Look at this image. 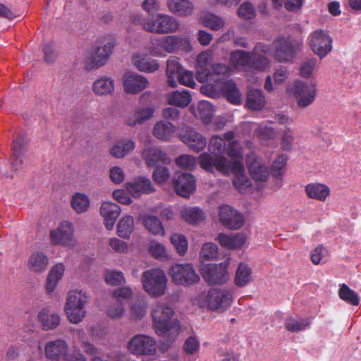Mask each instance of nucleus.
<instances>
[{
    "instance_id": "412c9836",
    "label": "nucleus",
    "mask_w": 361,
    "mask_h": 361,
    "mask_svg": "<svg viewBox=\"0 0 361 361\" xmlns=\"http://www.w3.org/2000/svg\"><path fill=\"white\" fill-rule=\"evenodd\" d=\"M181 140L195 152L202 151L207 145L206 138L192 128H187L183 131Z\"/></svg>"
},
{
    "instance_id": "2f4dec72",
    "label": "nucleus",
    "mask_w": 361,
    "mask_h": 361,
    "mask_svg": "<svg viewBox=\"0 0 361 361\" xmlns=\"http://www.w3.org/2000/svg\"><path fill=\"white\" fill-rule=\"evenodd\" d=\"M38 320L44 331L51 330L60 324V317L56 313H51L47 308H44L38 314Z\"/></svg>"
},
{
    "instance_id": "4c0bfd02",
    "label": "nucleus",
    "mask_w": 361,
    "mask_h": 361,
    "mask_svg": "<svg viewBox=\"0 0 361 361\" xmlns=\"http://www.w3.org/2000/svg\"><path fill=\"white\" fill-rule=\"evenodd\" d=\"M252 280V270L245 263H240L236 270L234 281L238 287H244Z\"/></svg>"
},
{
    "instance_id": "bf43d9fd",
    "label": "nucleus",
    "mask_w": 361,
    "mask_h": 361,
    "mask_svg": "<svg viewBox=\"0 0 361 361\" xmlns=\"http://www.w3.org/2000/svg\"><path fill=\"white\" fill-rule=\"evenodd\" d=\"M72 302V307H85L87 302L86 295L82 291H71L68 293L66 302Z\"/></svg>"
},
{
    "instance_id": "4468645a",
    "label": "nucleus",
    "mask_w": 361,
    "mask_h": 361,
    "mask_svg": "<svg viewBox=\"0 0 361 361\" xmlns=\"http://www.w3.org/2000/svg\"><path fill=\"white\" fill-rule=\"evenodd\" d=\"M246 166L252 178L255 181H265L269 172L261 159L255 153L250 152L246 156Z\"/></svg>"
},
{
    "instance_id": "6ab92c4d",
    "label": "nucleus",
    "mask_w": 361,
    "mask_h": 361,
    "mask_svg": "<svg viewBox=\"0 0 361 361\" xmlns=\"http://www.w3.org/2000/svg\"><path fill=\"white\" fill-rule=\"evenodd\" d=\"M274 59L279 62H287L292 60L295 55V49L292 43L279 37L274 41Z\"/></svg>"
},
{
    "instance_id": "cd10ccee",
    "label": "nucleus",
    "mask_w": 361,
    "mask_h": 361,
    "mask_svg": "<svg viewBox=\"0 0 361 361\" xmlns=\"http://www.w3.org/2000/svg\"><path fill=\"white\" fill-rule=\"evenodd\" d=\"M307 196L313 200L324 202L330 195V188L325 184L312 183L305 188Z\"/></svg>"
},
{
    "instance_id": "20e7f679",
    "label": "nucleus",
    "mask_w": 361,
    "mask_h": 361,
    "mask_svg": "<svg viewBox=\"0 0 361 361\" xmlns=\"http://www.w3.org/2000/svg\"><path fill=\"white\" fill-rule=\"evenodd\" d=\"M173 281L177 285L190 286L200 281V276L195 272L191 264H176L169 271Z\"/></svg>"
},
{
    "instance_id": "7c9ffc66",
    "label": "nucleus",
    "mask_w": 361,
    "mask_h": 361,
    "mask_svg": "<svg viewBox=\"0 0 361 361\" xmlns=\"http://www.w3.org/2000/svg\"><path fill=\"white\" fill-rule=\"evenodd\" d=\"M176 126L168 121L157 122L153 129L154 136L161 140H170L176 132Z\"/></svg>"
},
{
    "instance_id": "6e6552de",
    "label": "nucleus",
    "mask_w": 361,
    "mask_h": 361,
    "mask_svg": "<svg viewBox=\"0 0 361 361\" xmlns=\"http://www.w3.org/2000/svg\"><path fill=\"white\" fill-rule=\"evenodd\" d=\"M128 350L135 355H152L157 352V343L152 337L138 334L134 336L128 343Z\"/></svg>"
},
{
    "instance_id": "58836bf2",
    "label": "nucleus",
    "mask_w": 361,
    "mask_h": 361,
    "mask_svg": "<svg viewBox=\"0 0 361 361\" xmlns=\"http://www.w3.org/2000/svg\"><path fill=\"white\" fill-rule=\"evenodd\" d=\"M167 102L178 107H185L191 102V96L188 91H174L167 95Z\"/></svg>"
},
{
    "instance_id": "f257e3e1",
    "label": "nucleus",
    "mask_w": 361,
    "mask_h": 361,
    "mask_svg": "<svg viewBox=\"0 0 361 361\" xmlns=\"http://www.w3.org/2000/svg\"><path fill=\"white\" fill-rule=\"evenodd\" d=\"M200 166L207 171L214 169L224 176L233 175V184L240 192H244L252 186L250 179L245 175L243 163L240 161H228L225 157H217L202 153L199 157Z\"/></svg>"
},
{
    "instance_id": "f3484780",
    "label": "nucleus",
    "mask_w": 361,
    "mask_h": 361,
    "mask_svg": "<svg viewBox=\"0 0 361 361\" xmlns=\"http://www.w3.org/2000/svg\"><path fill=\"white\" fill-rule=\"evenodd\" d=\"M173 186L178 195L188 197L196 188L195 179L190 173L177 172Z\"/></svg>"
},
{
    "instance_id": "37998d69",
    "label": "nucleus",
    "mask_w": 361,
    "mask_h": 361,
    "mask_svg": "<svg viewBox=\"0 0 361 361\" xmlns=\"http://www.w3.org/2000/svg\"><path fill=\"white\" fill-rule=\"evenodd\" d=\"M134 228V219L131 216L123 217L117 225L118 235L123 238H129Z\"/></svg>"
},
{
    "instance_id": "6e6d98bb",
    "label": "nucleus",
    "mask_w": 361,
    "mask_h": 361,
    "mask_svg": "<svg viewBox=\"0 0 361 361\" xmlns=\"http://www.w3.org/2000/svg\"><path fill=\"white\" fill-rule=\"evenodd\" d=\"M171 242L180 255H184L188 250V240L181 234L174 233L171 237Z\"/></svg>"
},
{
    "instance_id": "7ed1b4c3",
    "label": "nucleus",
    "mask_w": 361,
    "mask_h": 361,
    "mask_svg": "<svg viewBox=\"0 0 361 361\" xmlns=\"http://www.w3.org/2000/svg\"><path fill=\"white\" fill-rule=\"evenodd\" d=\"M142 282L145 290L152 297H159L165 293L167 279L162 270L152 269L144 271Z\"/></svg>"
},
{
    "instance_id": "ddd939ff",
    "label": "nucleus",
    "mask_w": 361,
    "mask_h": 361,
    "mask_svg": "<svg viewBox=\"0 0 361 361\" xmlns=\"http://www.w3.org/2000/svg\"><path fill=\"white\" fill-rule=\"evenodd\" d=\"M28 140L25 135L19 134L13 139L12 143V154L11 156V167L14 171L23 169L25 154L28 150Z\"/></svg>"
},
{
    "instance_id": "0eeeda50",
    "label": "nucleus",
    "mask_w": 361,
    "mask_h": 361,
    "mask_svg": "<svg viewBox=\"0 0 361 361\" xmlns=\"http://www.w3.org/2000/svg\"><path fill=\"white\" fill-rule=\"evenodd\" d=\"M114 44L112 42L96 47L85 60V68L87 70L97 69L104 66L111 54Z\"/></svg>"
},
{
    "instance_id": "338daca9",
    "label": "nucleus",
    "mask_w": 361,
    "mask_h": 361,
    "mask_svg": "<svg viewBox=\"0 0 361 361\" xmlns=\"http://www.w3.org/2000/svg\"><path fill=\"white\" fill-rule=\"evenodd\" d=\"M147 304L144 301L133 303L130 307L131 317L135 319H141L146 313Z\"/></svg>"
},
{
    "instance_id": "393cba45",
    "label": "nucleus",
    "mask_w": 361,
    "mask_h": 361,
    "mask_svg": "<svg viewBox=\"0 0 361 361\" xmlns=\"http://www.w3.org/2000/svg\"><path fill=\"white\" fill-rule=\"evenodd\" d=\"M126 190L134 197L140 196L141 194H149L154 191L152 182L145 177H137L133 182L126 184Z\"/></svg>"
},
{
    "instance_id": "e2e57ef3",
    "label": "nucleus",
    "mask_w": 361,
    "mask_h": 361,
    "mask_svg": "<svg viewBox=\"0 0 361 361\" xmlns=\"http://www.w3.org/2000/svg\"><path fill=\"white\" fill-rule=\"evenodd\" d=\"M294 141L293 131L290 127H286L282 133L281 147L283 150L290 151Z\"/></svg>"
},
{
    "instance_id": "5fc2aeb1",
    "label": "nucleus",
    "mask_w": 361,
    "mask_h": 361,
    "mask_svg": "<svg viewBox=\"0 0 361 361\" xmlns=\"http://www.w3.org/2000/svg\"><path fill=\"white\" fill-rule=\"evenodd\" d=\"M209 149L212 156L222 157L214 154H222L226 149V142L224 139L218 135H213L209 144ZM211 155V154H209Z\"/></svg>"
},
{
    "instance_id": "b1692460",
    "label": "nucleus",
    "mask_w": 361,
    "mask_h": 361,
    "mask_svg": "<svg viewBox=\"0 0 361 361\" xmlns=\"http://www.w3.org/2000/svg\"><path fill=\"white\" fill-rule=\"evenodd\" d=\"M142 157L146 164L149 167H157L160 164H168L170 162L168 155L156 147L145 149L142 152Z\"/></svg>"
},
{
    "instance_id": "09e8293b",
    "label": "nucleus",
    "mask_w": 361,
    "mask_h": 361,
    "mask_svg": "<svg viewBox=\"0 0 361 361\" xmlns=\"http://www.w3.org/2000/svg\"><path fill=\"white\" fill-rule=\"evenodd\" d=\"M71 305V301L66 303L65 312L71 323L78 324L85 317L86 311L85 307H72Z\"/></svg>"
},
{
    "instance_id": "680f3d73",
    "label": "nucleus",
    "mask_w": 361,
    "mask_h": 361,
    "mask_svg": "<svg viewBox=\"0 0 361 361\" xmlns=\"http://www.w3.org/2000/svg\"><path fill=\"white\" fill-rule=\"evenodd\" d=\"M218 247L213 243H206L202 245L200 257L205 260L212 259L216 257Z\"/></svg>"
},
{
    "instance_id": "c03bdc74",
    "label": "nucleus",
    "mask_w": 361,
    "mask_h": 361,
    "mask_svg": "<svg viewBox=\"0 0 361 361\" xmlns=\"http://www.w3.org/2000/svg\"><path fill=\"white\" fill-rule=\"evenodd\" d=\"M182 217L190 224H197L201 222L204 218V212L198 207L186 208L181 212Z\"/></svg>"
},
{
    "instance_id": "603ef678",
    "label": "nucleus",
    "mask_w": 361,
    "mask_h": 361,
    "mask_svg": "<svg viewBox=\"0 0 361 361\" xmlns=\"http://www.w3.org/2000/svg\"><path fill=\"white\" fill-rule=\"evenodd\" d=\"M71 205L77 213H82L90 207V200L86 195L78 192L73 196Z\"/></svg>"
},
{
    "instance_id": "dca6fc26",
    "label": "nucleus",
    "mask_w": 361,
    "mask_h": 361,
    "mask_svg": "<svg viewBox=\"0 0 361 361\" xmlns=\"http://www.w3.org/2000/svg\"><path fill=\"white\" fill-rule=\"evenodd\" d=\"M219 219L225 227L230 229H239L244 224L243 216L229 205L219 207Z\"/></svg>"
},
{
    "instance_id": "423d86ee",
    "label": "nucleus",
    "mask_w": 361,
    "mask_h": 361,
    "mask_svg": "<svg viewBox=\"0 0 361 361\" xmlns=\"http://www.w3.org/2000/svg\"><path fill=\"white\" fill-rule=\"evenodd\" d=\"M308 40L312 51L321 59L326 57L332 49L333 39L326 31L317 30L309 35Z\"/></svg>"
},
{
    "instance_id": "ea45409f",
    "label": "nucleus",
    "mask_w": 361,
    "mask_h": 361,
    "mask_svg": "<svg viewBox=\"0 0 361 361\" xmlns=\"http://www.w3.org/2000/svg\"><path fill=\"white\" fill-rule=\"evenodd\" d=\"M222 91L230 103L233 104H240L241 95L233 80H230L225 82L222 87Z\"/></svg>"
},
{
    "instance_id": "9b49d317",
    "label": "nucleus",
    "mask_w": 361,
    "mask_h": 361,
    "mask_svg": "<svg viewBox=\"0 0 361 361\" xmlns=\"http://www.w3.org/2000/svg\"><path fill=\"white\" fill-rule=\"evenodd\" d=\"M151 41L154 46L160 47L168 53H173L180 49L185 51L190 50L189 39L178 35H168L153 38Z\"/></svg>"
},
{
    "instance_id": "72a5a7b5",
    "label": "nucleus",
    "mask_w": 361,
    "mask_h": 361,
    "mask_svg": "<svg viewBox=\"0 0 361 361\" xmlns=\"http://www.w3.org/2000/svg\"><path fill=\"white\" fill-rule=\"evenodd\" d=\"M133 63L139 71L145 73L155 72L159 68L157 61L147 55L138 54L135 56Z\"/></svg>"
},
{
    "instance_id": "2eb2a0df",
    "label": "nucleus",
    "mask_w": 361,
    "mask_h": 361,
    "mask_svg": "<svg viewBox=\"0 0 361 361\" xmlns=\"http://www.w3.org/2000/svg\"><path fill=\"white\" fill-rule=\"evenodd\" d=\"M51 242L56 245L71 247L74 245L73 227L68 221H63L59 227L50 232Z\"/></svg>"
},
{
    "instance_id": "a211bd4d",
    "label": "nucleus",
    "mask_w": 361,
    "mask_h": 361,
    "mask_svg": "<svg viewBox=\"0 0 361 361\" xmlns=\"http://www.w3.org/2000/svg\"><path fill=\"white\" fill-rule=\"evenodd\" d=\"M68 346L66 342L62 339H57L48 342L44 347L46 357L52 360L66 361Z\"/></svg>"
},
{
    "instance_id": "4be33fe9",
    "label": "nucleus",
    "mask_w": 361,
    "mask_h": 361,
    "mask_svg": "<svg viewBox=\"0 0 361 361\" xmlns=\"http://www.w3.org/2000/svg\"><path fill=\"white\" fill-rule=\"evenodd\" d=\"M148 85V80L142 75L129 73L124 77L123 87L128 94H138L147 88Z\"/></svg>"
},
{
    "instance_id": "a19ab883",
    "label": "nucleus",
    "mask_w": 361,
    "mask_h": 361,
    "mask_svg": "<svg viewBox=\"0 0 361 361\" xmlns=\"http://www.w3.org/2000/svg\"><path fill=\"white\" fill-rule=\"evenodd\" d=\"M114 90V81L107 77L97 80L93 84V91L96 94L105 95L111 94Z\"/></svg>"
},
{
    "instance_id": "864d4df0",
    "label": "nucleus",
    "mask_w": 361,
    "mask_h": 361,
    "mask_svg": "<svg viewBox=\"0 0 361 361\" xmlns=\"http://www.w3.org/2000/svg\"><path fill=\"white\" fill-rule=\"evenodd\" d=\"M202 24L209 29L217 31L224 26L223 18L212 13H207L201 18Z\"/></svg>"
},
{
    "instance_id": "3c124183",
    "label": "nucleus",
    "mask_w": 361,
    "mask_h": 361,
    "mask_svg": "<svg viewBox=\"0 0 361 361\" xmlns=\"http://www.w3.org/2000/svg\"><path fill=\"white\" fill-rule=\"evenodd\" d=\"M197 115L204 123H209L214 115V107L207 101H201L197 108Z\"/></svg>"
},
{
    "instance_id": "052dcab7",
    "label": "nucleus",
    "mask_w": 361,
    "mask_h": 361,
    "mask_svg": "<svg viewBox=\"0 0 361 361\" xmlns=\"http://www.w3.org/2000/svg\"><path fill=\"white\" fill-rule=\"evenodd\" d=\"M317 60L316 58L312 57L306 59L300 66V75L305 78L311 77L314 69L317 66Z\"/></svg>"
},
{
    "instance_id": "0e129e2a",
    "label": "nucleus",
    "mask_w": 361,
    "mask_h": 361,
    "mask_svg": "<svg viewBox=\"0 0 361 361\" xmlns=\"http://www.w3.org/2000/svg\"><path fill=\"white\" fill-rule=\"evenodd\" d=\"M105 281L109 285L118 286L125 282V278L121 271H109L105 275Z\"/></svg>"
},
{
    "instance_id": "39448f33",
    "label": "nucleus",
    "mask_w": 361,
    "mask_h": 361,
    "mask_svg": "<svg viewBox=\"0 0 361 361\" xmlns=\"http://www.w3.org/2000/svg\"><path fill=\"white\" fill-rule=\"evenodd\" d=\"M178 20L169 15L157 14L143 24V29L154 33L166 34L178 29Z\"/></svg>"
},
{
    "instance_id": "473e14b6",
    "label": "nucleus",
    "mask_w": 361,
    "mask_h": 361,
    "mask_svg": "<svg viewBox=\"0 0 361 361\" xmlns=\"http://www.w3.org/2000/svg\"><path fill=\"white\" fill-rule=\"evenodd\" d=\"M184 70L178 59H172L167 61L166 75L168 85L171 87L177 86V81Z\"/></svg>"
},
{
    "instance_id": "e433bc0d",
    "label": "nucleus",
    "mask_w": 361,
    "mask_h": 361,
    "mask_svg": "<svg viewBox=\"0 0 361 361\" xmlns=\"http://www.w3.org/2000/svg\"><path fill=\"white\" fill-rule=\"evenodd\" d=\"M64 266L59 263L53 266L49 272L47 278L46 290L48 293H51L56 287L59 281L64 274Z\"/></svg>"
},
{
    "instance_id": "c85d7f7f",
    "label": "nucleus",
    "mask_w": 361,
    "mask_h": 361,
    "mask_svg": "<svg viewBox=\"0 0 361 361\" xmlns=\"http://www.w3.org/2000/svg\"><path fill=\"white\" fill-rule=\"evenodd\" d=\"M167 6L171 12L183 17L191 16L194 11L193 4L189 0H167Z\"/></svg>"
},
{
    "instance_id": "13d9d810",
    "label": "nucleus",
    "mask_w": 361,
    "mask_h": 361,
    "mask_svg": "<svg viewBox=\"0 0 361 361\" xmlns=\"http://www.w3.org/2000/svg\"><path fill=\"white\" fill-rule=\"evenodd\" d=\"M27 346L25 343L11 345L6 351V358L10 360H17L25 355Z\"/></svg>"
},
{
    "instance_id": "49530a36",
    "label": "nucleus",
    "mask_w": 361,
    "mask_h": 361,
    "mask_svg": "<svg viewBox=\"0 0 361 361\" xmlns=\"http://www.w3.org/2000/svg\"><path fill=\"white\" fill-rule=\"evenodd\" d=\"M338 296L342 300L352 305H358L360 303L357 294L345 283L340 285Z\"/></svg>"
},
{
    "instance_id": "a18cd8bd",
    "label": "nucleus",
    "mask_w": 361,
    "mask_h": 361,
    "mask_svg": "<svg viewBox=\"0 0 361 361\" xmlns=\"http://www.w3.org/2000/svg\"><path fill=\"white\" fill-rule=\"evenodd\" d=\"M226 154L231 159V161H240L243 160V147L238 140L228 142L225 149Z\"/></svg>"
},
{
    "instance_id": "9d476101",
    "label": "nucleus",
    "mask_w": 361,
    "mask_h": 361,
    "mask_svg": "<svg viewBox=\"0 0 361 361\" xmlns=\"http://www.w3.org/2000/svg\"><path fill=\"white\" fill-rule=\"evenodd\" d=\"M206 300L209 310L224 312L231 304L232 294L227 290L212 288L207 293Z\"/></svg>"
},
{
    "instance_id": "f03ea898",
    "label": "nucleus",
    "mask_w": 361,
    "mask_h": 361,
    "mask_svg": "<svg viewBox=\"0 0 361 361\" xmlns=\"http://www.w3.org/2000/svg\"><path fill=\"white\" fill-rule=\"evenodd\" d=\"M173 309L164 304L159 303L152 310V317L155 332L159 336H169L179 334L180 325L177 319H173Z\"/></svg>"
},
{
    "instance_id": "c9c22d12",
    "label": "nucleus",
    "mask_w": 361,
    "mask_h": 361,
    "mask_svg": "<svg viewBox=\"0 0 361 361\" xmlns=\"http://www.w3.org/2000/svg\"><path fill=\"white\" fill-rule=\"evenodd\" d=\"M251 52L241 49L233 51L230 55V63L232 68H248Z\"/></svg>"
},
{
    "instance_id": "f8f14e48",
    "label": "nucleus",
    "mask_w": 361,
    "mask_h": 361,
    "mask_svg": "<svg viewBox=\"0 0 361 361\" xmlns=\"http://www.w3.org/2000/svg\"><path fill=\"white\" fill-rule=\"evenodd\" d=\"M293 88L294 95L299 107L305 108L313 103L317 92L314 84L298 80L295 82Z\"/></svg>"
},
{
    "instance_id": "1a4fd4ad",
    "label": "nucleus",
    "mask_w": 361,
    "mask_h": 361,
    "mask_svg": "<svg viewBox=\"0 0 361 361\" xmlns=\"http://www.w3.org/2000/svg\"><path fill=\"white\" fill-rule=\"evenodd\" d=\"M201 274L209 285L224 283L228 279L227 264L220 263L204 265L201 268Z\"/></svg>"
},
{
    "instance_id": "5701e85b",
    "label": "nucleus",
    "mask_w": 361,
    "mask_h": 361,
    "mask_svg": "<svg viewBox=\"0 0 361 361\" xmlns=\"http://www.w3.org/2000/svg\"><path fill=\"white\" fill-rule=\"evenodd\" d=\"M120 207L111 202H103L100 207V214L104 218V223L107 230H112L115 222L120 215Z\"/></svg>"
},
{
    "instance_id": "69168bd1",
    "label": "nucleus",
    "mask_w": 361,
    "mask_h": 361,
    "mask_svg": "<svg viewBox=\"0 0 361 361\" xmlns=\"http://www.w3.org/2000/svg\"><path fill=\"white\" fill-rule=\"evenodd\" d=\"M256 135L262 139H273L276 136V131L271 126L262 123L255 130Z\"/></svg>"
},
{
    "instance_id": "a878e982",
    "label": "nucleus",
    "mask_w": 361,
    "mask_h": 361,
    "mask_svg": "<svg viewBox=\"0 0 361 361\" xmlns=\"http://www.w3.org/2000/svg\"><path fill=\"white\" fill-rule=\"evenodd\" d=\"M217 240L219 243L224 248L240 249L246 242L247 237L243 233H238L234 235L219 233Z\"/></svg>"
},
{
    "instance_id": "f704fd0d",
    "label": "nucleus",
    "mask_w": 361,
    "mask_h": 361,
    "mask_svg": "<svg viewBox=\"0 0 361 361\" xmlns=\"http://www.w3.org/2000/svg\"><path fill=\"white\" fill-rule=\"evenodd\" d=\"M145 228L154 235H164L165 234L164 228L159 219L149 214H144L140 216Z\"/></svg>"
},
{
    "instance_id": "aec40b11",
    "label": "nucleus",
    "mask_w": 361,
    "mask_h": 361,
    "mask_svg": "<svg viewBox=\"0 0 361 361\" xmlns=\"http://www.w3.org/2000/svg\"><path fill=\"white\" fill-rule=\"evenodd\" d=\"M214 53L212 50H206L200 53L197 57V80L200 82L207 80L212 75L209 66L213 61Z\"/></svg>"
},
{
    "instance_id": "79ce46f5",
    "label": "nucleus",
    "mask_w": 361,
    "mask_h": 361,
    "mask_svg": "<svg viewBox=\"0 0 361 361\" xmlns=\"http://www.w3.org/2000/svg\"><path fill=\"white\" fill-rule=\"evenodd\" d=\"M135 142L127 140H121L114 145L111 149V154L116 158H121L135 149Z\"/></svg>"
},
{
    "instance_id": "4d7b16f0",
    "label": "nucleus",
    "mask_w": 361,
    "mask_h": 361,
    "mask_svg": "<svg viewBox=\"0 0 361 361\" xmlns=\"http://www.w3.org/2000/svg\"><path fill=\"white\" fill-rule=\"evenodd\" d=\"M310 322L307 319H301L296 320L294 319H288L286 320L285 326L288 331L291 332H297L302 331L309 327Z\"/></svg>"
},
{
    "instance_id": "774afa93",
    "label": "nucleus",
    "mask_w": 361,
    "mask_h": 361,
    "mask_svg": "<svg viewBox=\"0 0 361 361\" xmlns=\"http://www.w3.org/2000/svg\"><path fill=\"white\" fill-rule=\"evenodd\" d=\"M238 13L242 18L251 20L255 16V10L250 2H245L238 8Z\"/></svg>"
},
{
    "instance_id": "8fccbe9b",
    "label": "nucleus",
    "mask_w": 361,
    "mask_h": 361,
    "mask_svg": "<svg viewBox=\"0 0 361 361\" xmlns=\"http://www.w3.org/2000/svg\"><path fill=\"white\" fill-rule=\"evenodd\" d=\"M248 68L258 71H264L269 65V60L255 51H252Z\"/></svg>"
},
{
    "instance_id": "bb28decb",
    "label": "nucleus",
    "mask_w": 361,
    "mask_h": 361,
    "mask_svg": "<svg viewBox=\"0 0 361 361\" xmlns=\"http://www.w3.org/2000/svg\"><path fill=\"white\" fill-rule=\"evenodd\" d=\"M49 264L48 257L42 252L35 251L28 258L27 267L35 273H42L47 270Z\"/></svg>"
},
{
    "instance_id": "de8ad7c7",
    "label": "nucleus",
    "mask_w": 361,
    "mask_h": 361,
    "mask_svg": "<svg viewBox=\"0 0 361 361\" xmlns=\"http://www.w3.org/2000/svg\"><path fill=\"white\" fill-rule=\"evenodd\" d=\"M154 109L152 106H147L143 109H139L135 112V118H129L127 121V124L130 126H133L137 123H143L146 120L152 117Z\"/></svg>"
},
{
    "instance_id": "c756f323",
    "label": "nucleus",
    "mask_w": 361,
    "mask_h": 361,
    "mask_svg": "<svg viewBox=\"0 0 361 361\" xmlns=\"http://www.w3.org/2000/svg\"><path fill=\"white\" fill-rule=\"evenodd\" d=\"M265 97L261 90L253 89L247 92L245 105L250 110H261L265 106Z\"/></svg>"
}]
</instances>
